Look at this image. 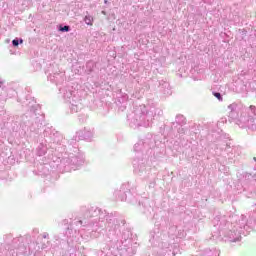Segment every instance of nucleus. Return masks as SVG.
<instances>
[{
    "label": "nucleus",
    "mask_w": 256,
    "mask_h": 256,
    "mask_svg": "<svg viewBox=\"0 0 256 256\" xmlns=\"http://www.w3.org/2000/svg\"><path fill=\"white\" fill-rule=\"evenodd\" d=\"M60 31H69V26H64L60 28Z\"/></svg>",
    "instance_id": "4"
},
{
    "label": "nucleus",
    "mask_w": 256,
    "mask_h": 256,
    "mask_svg": "<svg viewBox=\"0 0 256 256\" xmlns=\"http://www.w3.org/2000/svg\"><path fill=\"white\" fill-rule=\"evenodd\" d=\"M12 45H14V47H19V40L14 39V40L12 41Z\"/></svg>",
    "instance_id": "3"
},
{
    "label": "nucleus",
    "mask_w": 256,
    "mask_h": 256,
    "mask_svg": "<svg viewBox=\"0 0 256 256\" xmlns=\"http://www.w3.org/2000/svg\"><path fill=\"white\" fill-rule=\"evenodd\" d=\"M79 223H80V225H83V221L80 220Z\"/></svg>",
    "instance_id": "5"
},
{
    "label": "nucleus",
    "mask_w": 256,
    "mask_h": 256,
    "mask_svg": "<svg viewBox=\"0 0 256 256\" xmlns=\"http://www.w3.org/2000/svg\"><path fill=\"white\" fill-rule=\"evenodd\" d=\"M84 21H85L86 25H90V26L93 25V18H92V16H86Z\"/></svg>",
    "instance_id": "1"
},
{
    "label": "nucleus",
    "mask_w": 256,
    "mask_h": 256,
    "mask_svg": "<svg viewBox=\"0 0 256 256\" xmlns=\"http://www.w3.org/2000/svg\"><path fill=\"white\" fill-rule=\"evenodd\" d=\"M213 95L214 97H216V99H219V101H223V97H221V93L215 92Z\"/></svg>",
    "instance_id": "2"
}]
</instances>
